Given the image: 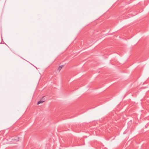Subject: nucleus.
<instances>
[{"mask_svg": "<svg viewBox=\"0 0 149 149\" xmlns=\"http://www.w3.org/2000/svg\"><path fill=\"white\" fill-rule=\"evenodd\" d=\"M63 66V65L59 66L58 68V70L59 71H60L62 69Z\"/></svg>", "mask_w": 149, "mask_h": 149, "instance_id": "1", "label": "nucleus"}, {"mask_svg": "<svg viewBox=\"0 0 149 149\" xmlns=\"http://www.w3.org/2000/svg\"><path fill=\"white\" fill-rule=\"evenodd\" d=\"M44 101H45L40 100L37 103V104H38L40 103H43V102H44Z\"/></svg>", "mask_w": 149, "mask_h": 149, "instance_id": "2", "label": "nucleus"}, {"mask_svg": "<svg viewBox=\"0 0 149 149\" xmlns=\"http://www.w3.org/2000/svg\"><path fill=\"white\" fill-rule=\"evenodd\" d=\"M44 97H43L42 98V99H43V98Z\"/></svg>", "mask_w": 149, "mask_h": 149, "instance_id": "3", "label": "nucleus"}]
</instances>
